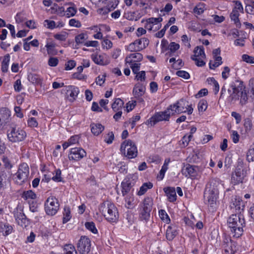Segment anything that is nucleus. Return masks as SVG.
<instances>
[{
  "label": "nucleus",
  "instance_id": "b1692460",
  "mask_svg": "<svg viewBox=\"0 0 254 254\" xmlns=\"http://www.w3.org/2000/svg\"><path fill=\"white\" fill-rule=\"evenodd\" d=\"M92 133L95 135H98L104 129V127L101 124L92 123L90 125Z\"/></svg>",
  "mask_w": 254,
  "mask_h": 254
},
{
  "label": "nucleus",
  "instance_id": "4c0bfd02",
  "mask_svg": "<svg viewBox=\"0 0 254 254\" xmlns=\"http://www.w3.org/2000/svg\"><path fill=\"white\" fill-rule=\"evenodd\" d=\"M208 104L206 100L204 99L200 100L197 105L198 110L199 112H204L207 108Z\"/></svg>",
  "mask_w": 254,
  "mask_h": 254
},
{
  "label": "nucleus",
  "instance_id": "c756f323",
  "mask_svg": "<svg viewBox=\"0 0 254 254\" xmlns=\"http://www.w3.org/2000/svg\"><path fill=\"white\" fill-rule=\"evenodd\" d=\"M245 87L243 85V88L240 92V104L241 106L245 105L248 101V96L246 90L245 89Z\"/></svg>",
  "mask_w": 254,
  "mask_h": 254
},
{
  "label": "nucleus",
  "instance_id": "6e6552de",
  "mask_svg": "<svg viewBox=\"0 0 254 254\" xmlns=\"http://www.w3.org/2000/svg\"><path fill=\"white\" fill-rule=\"evenodd\" d=\"M152 200L150 197L145 198L141 205L139 213V219L147 222L150 218V212L152 210Z\"/></svg>",
  "mask_w": 254,
  "mask_h": 254
},
{
  "label": "nucleus",
  "instance_id": "0eeeda50",
  "mask_svg": "<svg viewBox=\"0 0 254 254\" xmlns=\"http://www.w3.org/2000/svg\"><path fill=\"white\" fill-rule=\"evenodd\" d=\"M8 140L12 142H18L23 141L26 136L25 131L20 128L10 127L7 131Z\"/></svg>",
  "mask_w": 254,
  "mask_h": 254
},
{
  "label": "nucleus",
  "instance_id": "aec40b11",
  "mask_svg": "<svg viewBox=\"0 0 254 254\" xmlns=\"http://www.w3.org/2000/svg\"><path fill=\"white\" fill-rule=\"evenodd\" d=\"M231 208H235L236 210H243L245 207L242 200L237 196L232 199V202L230 205Z\"/></svg>",
  "mask_w": 254,
  "mask_h": 254
},
{
  "label": "nucleus",
  "instance_id": "ddd939ff",
  "mask_svg": "<svg viewBox=\"0 0 254 254\" xmlns=\"http://www.w3.org/2000/svg\"><path fill=\"white\" fill-rule=\"evenodd\" d=\"M86 151L81 147L72 148L70 150L68 158L70 161H77L86 156Z\"/></svg>",
  "mask_w": 254,
  "mask_h": 254
},
{
  "label": "nucleus",
  "instance_id": "09e8293b",
  "mask_svg": "<svg viewBox=\"0 0 254 254\" xmlns=\"http://www.w3.org/2000/svg\"><path fill=\"white\" fill-rule=\"evenodd\" d=\"M122 194L123 195H125L127 193L129 192L132 187L131 186L127 185V183H126L124 181H123V182L122 183Z\"/></svg>",
  "mask_w": 254,
  "mask_h": 254
},
{
  "label": "nucleus",
  "instance_id": "e433bc0d",
  "mask_svg": "<svg viewBox=\"0 0 254 254\" xmlns=\"http://www.w3.org/2000/svg\"><path fill=\"white\" fill-rule=\"evenodd\" d=\"M71 214H70V210L69 207H65L64 208V211L63 212V223H66L71 218Z\"/></svg>",
  "mask_w": 254,
  "mask_h": 254
},
{
  "label": "nucleus",
  "instance_id": "6ab92c4d",
  "mask_svg": "<svg viewBox=\"0 0 254 254\" xmlns=\"http://www.w3.org/2000/svg\"><path fill=\"white\" fill-rule=\"evenodd\" d=\"M15 217L17 223L21 227H26L28 225L29 220L23 213H17Z\"/></svg>",
  "mask_w": 254,
  "mask_h": 254
},
{
  "label": "nucleus",
  "instance_id": "7c9ffc66",
  "mask_svg": "<svg viewBox=\"0 0 254 254\" xmlns=\"http://www.w3.org/2000/svg\"><path fill=\"white\" fill-rule=\"evenodd\" d=\"M194 55L191 57L205 58V54L204 53V49L203 46L196 47L194 50Z\"/></svg>",
  "mask_w": 254,
  "mask_h": 254
},
{
  "label": "nucleus",
  "instance_id": "f03ea898",
  "mask_svg": "<svg viewBox=\"0 0 254 254\" xmlns=\"http://www.w3.org/2000/svg\"><path fill=\"white\" fill-rule=\"evenodd\" d=\"M227 224L233 237L239 238L242 235L243 227L245 226V221L242 215H231L227 220Z\"/></svg>",
  "mask_w": 254,
  "mask_h": 254
},
{
  "label": "nucleus",
  "instance_id": "f257e3e1",
  "mask_svg": "<svg viewBox=\"0 0 254 254\" xmlns=\"http://www.w3.org/2000/svg\"><path fill=\"white\" fill-rule=\"evenodd\" d=\"M180 103H176L169 105L166 110L164 111L156 112L148 120L147 123L151 127L154 126L157 123L162 121H169L171 115L176 114H180L184 112L183 109H181Z\"/></svg>",
  "mask_w": 254,
  "mask_h": 254
},
{
  "label": "nucleus",
  "instance_id": "0e129e2a",
  "mask_svg": "<svg viewBox=\"0 0 254 254\" xmlns=\"http://www.w3.org/2000/svg\"><path fill=\"white\" fill-rule=\"evenodd\" d=\"M76 65V63L74 61L71 60L68 61L65 64V69L66 70H70L74 68Z\"/></svg>",
  "mask_w": 254,
  "mask_h": 254
},
{
  "label": "nucleus",
  "instance_id": "f704fd0d",
  "mask_svg": "<svg viewBox=\"0 0 254 254\" xmlns=\"http://www.w3.org/2000/svg\"><path fill=\"white\" fill-rule=\"evenodd\" d=\"M49 55H56L57 54V50L55 49L56 44L53 43H48L45 46Z\"/></svg>",
  "mask_w": 254,
  "mask_h": 254
},
{
  "label": "nucleus",
  "instance_id": "680f3d73",
  "mask_svg": "<svg viewBox=\"0 0 254 254\" xmlns=\"http://www.w3.org/2000/svg\"><path fill=\"white\" fill-rule=\"evenodd\" d=\"M191 59L195 62V64L198 66H202L205 65V62L202 60L203 58L191 57Z\"/></svg>",
  "mask_w": 254,
  "mask_h": 254
},
{
  "label": "nucleus",
  "instance_id": "4be33fe9",
  "mask_svg": "<svg viewBox=\"0 0 254 254\" xmlns=\"http://www.w3.org/2000/svg\"><path fill=\"white\" fill-rule=\"evenodd\" d=\"M12 227L6 222H0V232L4 236H7L12 231Z\"/></svg>",
  "mask_w": 254,
  "mask_h": 254
},
{
  "label": "nucleus",
  "instance_id": "8fccbe9b",
  "mask_svg": "<svg viewBox=\"0 0 254 254\" xmlns=\"http://www.w3.org/2000/svg\"><path fill=\"white\" fill-rule=\"evenodd\" d=\"M159 214L160 218L166 223H168L170 219L164 210L161 209L159 211Z\"/></svg>",
  "mask_w": 254,
  "mask_h": 254
},
{
  "label": "nucleus",
  "instance_id": "58836bf2",
  "mask_svg": "<svg viewBox=\"0 0 254 254\" xmlns=\"http://www.w3.org/2000/svg\"><path fill=\"white\" fill-rule=\"evenodd\" d=\"M28 80L33 83L39 84L41 81L40 76L36 74H30L28 76Z\"/></svg>",
  "mask_w": 254,
  "mask_h": 254
},
{
  "label": "nucleus",
  "instance_id": "5fc2aeb1",
  "mask_svg": "<svg viewBox=\"0 0 254 254\" xmlns=\"http://www.w3.org/2000/svg\"><path fill=\"white\" fill-rule=\"evenodd\" d=\"M127 50L130 52H137L140 51L139 49L137 46L135 42L130 43L127 48Z\"/></svg>",
  "mask_w": 254,
  "mask_h": 254
},
{
  "label": "nucleus",
  "instance_id": "7ed1b4c3",
  "mask_svg": "<svg viewBox=\"0 0 254 254\" xmlns=\"http://www.w3.org/2000/svg\"><path fill=\"white\" fill-rule=\"evenodd\" d=\"M100 210L109 222H115L119 218L117 207L109 201L103 203L100 207Z\"/></svg>",
  "mask_w": 254,
  "mask_h": 254
},
{
  "label": "nucleus",
  "instance_id": "4468645a",
  "mask_svg": "<svg viewBox=\"0 0 254 254\" xmlns=\"http://www.w3.org/2000/svg\"><path fill=\"white\" fill-rule=\"evenodd\" d=\"M198 167L187 164L184 166L182 169V173L187 178L194 179L198 174Z\"/></svg>",
  "mask_w": 254,
  "mask_h": 254
},
{
  "label": "nucleus",
  "instance_id": "3c124183",
  "mask_svg": "<svg viewBox=\"0 0 254 254\" xmlns=\"http://www.w3.org/2000/svg\"><path fill=\"white\" fill-rule=\"evenodd\" d=\"M126 202L127 204L126 206L128 209H132L135 206L134 198L131 196H127L126 198Z\"/></svg>",
  "mask_w": 254,
  "mask_h": 254
},
{
  "label": "nucleus",
  "instance_id": "79ce46f5",
  "mask_svg": "<svg viewBox=\"0 0 254 254\" xmlns=\"http://www.w3.org/2000/svg\"><path fill=\"white\" fill-rule=\"evenodd\" d=\"M114 139L115 136L113 131H109L104 136V141L108 144H111Z\"/></svg>",
  "mask_w": 254,
  "mask_h": 254
},
{
  "label": "nucleus",
  "instance_id": "6e6d98bb",
  "mask_svg": "<svg viewBox=\"0 0 254 254\" xmlns=\"http://www.w3.org/2000/svg\"><path fill=\"white\" fill-rule=\"evenodd\" d=\"M55 175H54L52 177V179L57 182H60L62 181V177H61V171L60 169L56 170L55 171Z\"/></svg>",
  "mask_w": 254,
  "mask_h": 254
},
{
  "label": "nucleus",
  "instance_id": "69168bd1",
  "mask_svg": "<svg viewBox=\"0 0 254 254\" xmlns=\"http://www.w3.org/2000/svg\"><path fill=\"white\" fill-rule=\"evenodd\" d=\"M59 63V60L57 58L51 57L49 59L48 64L51 66H56Z\"/></svg>",
  "mask_w": 254,
  "mask_h": 254
},
{
  "label": "nucleus",
  "instance_id": "c9c22d12",
  "mask_svg": "<svg viewBox=\"0 0 254 254\" xmlns=\"http://www.w3.org/2000/svg\"><path fill=\"white\" fill-rule=\"evenodd\" d=\"M244 126L246 132H249L253 127L252 119L250 118H247L244 120Z\"/></svg>",
  "mask_w": 254,
  "mask_h": 254
},
{
  "label": "nucleus",
  "instance_id": "423d86ee",
  "mask_svg": "<svg viewBox=\"0 0 254 254\" xmlns=\"http://www.w3.org/2000/svg\"><path fill=\"white\" fill-rule=\"evenodd\" d=\"M121 151L128 158L136 157L138 153L134 142L130 139L126 140L122 143Z\"/></svg>",
  "mask_w": 254,
  "mask_h": 254
},
{
  "label": "nucleus",
  "instance_id": "bf43d9fd",
  "mask_svg": "<svg viewBox=\"0 0 254 254\" xmlns=\"http://www.w3.org/2000/svg\"><path fill=\"white\" fill-rule=\"evenodd\" d=\"M69 25L70 26L75 27L77 28H79L81 26L80 22L75 19H71L69 21Z\"/></svg>",
  "mask_w": 254,
  "mask_h": 254
},
{
  "label": "nucleus",
  "instance_id": "72a5a7b5",
  "mask_svg": "<svg viewBox=\"0 0 254 254\" xmlns=\"http://www.w3.org/2000/svg\"><path fill=\"white\" fill-rule=\"evenodd\" d=\"M10 56L8 54H7L4 57L1 63V70L3 72H6L7 71Z\"/></svg>",
  "mask_w": 254,
  "mask_h": 254
},
{
  "label": "nucleus",
  "instance_id": "f3484780",
  "mask_svg": "<svg viewBox=\"0 0 254 254\" xmlns=\"http://www.w3.org/2000/svg\"><path fill=\"white\" fill-rule=\"evenodd\" d=\"M145 91V87L142 84L138 83L134 85L132 93L135 98H139L144 95Z\"/></svg>",
  "mask_w": 254,
  "mask_h": 254
},
{
  "label": "nucleus",
  "instance_id": "2f4dec72",
  "mask_svg": "<svg viewBox=\"0 0 254 254\" xmlns=\"http://www.w3.org/2000/svg\"><path fill=\"white\" fill-rule=\"evenodd\" d=\"M135 42L140 51L145 49L149 44V40L146 38H142L140 39L136 40Z\"/></svg>",
  "mask_w": 254,
  "mask_h": 254
},
{
  "label": "nucleus",
  "instance_id": "13d9d810",
  "mask_svg": "<svg viewBox=\"0 0 254 254\" xmlns=\"http://www.w3.org/2000/svg\"><path fill=\"white\" fill-rule=\"evenodd\" d=\"M242 59L246 63L250 64H254V57L250 56L247 54H244L242 56Z\"/></svg>",
  "mask_w": 254,
  "mask_h": 254
},
{
  "label": "nucleus",
  "instance_id": "774afa93",
  "mask_svg": "<svg viewBox=\"0 0 254 254\" xmlns=\"http://www.w3.org/2000/svg\"><path fill=\"white\" fill-rule=\"evenodd\" d=\"M102 45L104 48L107 49H109L112 48L113 44L112 42L108 39H104L102 42Z\"/></svg>",
  "mask_w": 254,
  "mask_h": 254
},
{
  "label": "nucleus",
  "instance_id": "393cba45",
  "mask_svg": "<svg viewBox=\"0 0 254 254\" xmlns=\"http://www.w3.org/2000/svg\"><path fill=\"white\" fill-rule=\"evenodd\" d=\"M21 197L25 200L30 201L31 200H34L36 198V193L32 190L24 191L21 195Z\"/></svg>",
  "mask_w": 254,
  "mask_h": 254
},
{
  "label": "nucleus",
  "instance_id": "2eb2a0df",
  "mask_svg": "<svg viewBox=\"0 0 254 254\" xmlns=\"http://www.w3.org/2000/svg\"><path fill=\"white\" fill-rule=\"evenodd\" d=\"M245 175L243 172V170H241L240 168L236 169L235 172L232 173L231 176V183L234 185H238L243 183Z\"/></svg>",
  "mask_w": 254,
  "mask_h": 254
},
{
  "label": "nucleus",
  "instance_id": "a211bd4d",
  "mask_svg": "<svg viewBox=\"0 0 254 254\" xmlns=\"http://www.w3.org/2000/svg\"><path fill=\"white\" fill-rule=\"evenodd\" d=\"M164 192L166 193L168 199L170 202H174L176 200L177 195L175 188L167 187L163 189Z\"/></svg>",
  "mask_w": 254,
  "mask_h": 254
},
{
  "label": "nucleus",
  "instance_id": "ea45409f",
  "mask_svg": "<svg viewBox=\"0 0 254 254\" xmlns=\"http://www.w3.org/2000/svg\"><path fill=\"white\" fill-rule=\"evenodd\" d=\"M86 35L84 33H81L75 37V41L77 44H83L86 43Z\"/></svg>",
  "mask_w": 254,
  "mask_h": 254
},
{
  "label": "nucleus",
  "instance_id": "1a4fd4ad",
  "mask_svg": "<svg viewBox=\"0 0 254 254\" xmlns=\"http://www.w3.org/2000/svg\"><path fill=\"white\" fill-rule=\"evenodd\" d=\"M59 203L56 197H49L45 203V209L46 213L49 215H54L59 209Z\"/></svg>",
  "mask_w": 254,
  "mask_h": 254
},
{
  "label": "nucleus",
  "instance_id": "cd10ccee",
  "mask_svg": "<svg viewBox=\"0 0 254 254\" xmlns=\"http://www.w3.org/2000/svg\"><path fill=\"white\" fill-rule=\"evenodd\" d=\"M138 179L137 175L136 174H129L124 180L127 185L133 187Z\"/></svg>",
  "mask_w": 254,
  "mask_h": 254
},
{
  "label": "nucleus",
  "instance_id": "412c9836",
  "mask_svg": "<svg viewBox=\"0 0 254 254\" xmlns=\"http://www.w3.org/2000/svg\"><path fill=\"white\" fill-rule=\"evenodd\" d=\"M143 56L139 53H135L129 54L126 58L127 63H131L132 62H138L142 61Z\"/></svg>",
  "mask_w": 254,
  "mask_h": 254
},
{
  "label": "nucleus",
  "instance_id": "a18cd8bd",
  "mask_svg": "<svg viewBox=\"0 0 254 254\" xmlns=\"http://www.w3.org/2000/svg\"><path fill=\"white\" fill-rule=\"evenodd\" d=\"M192 137V135L191 134H189L188 136H187V135L184 136V137L181 140L180 144L182 147H186L188 145L189 142L190 141Z\"/></svg>",
  "mask_w": 254,
  "mask_h": 254
},
{
  "label": "nucleus",
  "instance_id": "dca6fc26",
  "mask_svg": "<svg viewBox=\"0 0 254 254\" xmlns=\"http://www.w3.org/2000/svg\"><path fill=\"white\" fill-rule=\"evenodd\" d=\"M10 112L6 108L0 109V127L8 123L10 120Z\"/></svg>",
  "mask_w": 254,
  "mask_h": 254
},
{
  "label": "nucleus",
  "instance_id": "9b49d317",
  "mask_svg": "<svg viewBox=\"0 0 254 254\" xmlns=\"http://www.w3.org/2000/svg\"><path fill=\"white\" fill-rule=\"evenodd\" d=\"M65 93V97L70 102L74 101L79 93V88L73 85L66 86L62 90Z\"/></svg>",
  "mask_w": 254,
  "mask_h": 254
},
{
  "label": "nucleus",
  "instance_id": "473e14b6",
  "mask_svg": "<svg viewBox=\"0 0 254 254\" xmlns=\"http://www.w3.org/2000/svg\"><path fill=\"white\" fill-rule=\"evenodd\" d=\"M153 187V184L151 182L144 183L140 188L139 190L137 192L138 195L144 194L148 190L151 189Z\"/></svg>",
  "mask_w": 254,
  "mask_h": 254
},
{
  "label": "nucleus",
  "instance_id": "a19ab883",
  "mask_svg": "<svg viewBox=\"0 0 254 254\" xmlns=\"http://www.w3.org/2000/svg\"><path fill=\"white\" fill-rule=\"evenodd\" d=\"M247 160L248 162L254 161V143L251 146L247 153Z\"/></svg>",
  "mask_w": 254,
  "mask_h": 254
},
{
  "label": "nucleus",
  "instance_id": "39448f33",
  "mask_svg": "<svg viewBox=\"0 0 254 254\" xmlns=\"http://www.w3.org/2000/svg\"><path fill=\"white\" fill-rule=\"evenodd\" d=\"M29 175V168L26 163H22L19 166L17 172L15 174L14 181L18 185H22L28 182Z\"/></svg>",
  "mask_w": 254,
  "mask_h": 254
},
{
  "label": "nucleus",
  "instance_id": "052dcab7",
  "mask_svg": "<svg viewBox=\"0 0 254 254\" xmlns=\"http://www.w3.org/2000/svg\"><path fill=\"white\" fill-rule=\"evenodd\" d=\"M118 4V1L117 0H111L107 6L109 8L110 11H112L117 7Z\"/></svg>",
  "mask_w": 254,
  "mask_h": 254
},
{
  "label": "nucleus",
  "instance_id": "864d4df0",
  "mask_svg": "<svg viewBox=\"0 0 254 254\" xmlns=\"http://www.w3.org/2000/svg\"><path fill=\"white\" fill-rule=\"evenodd\" d=\"M176 75L179 77L188 79L190 77V74L184 70H179L176 72Z\"/></svg>",
  "mask_w": 254,
  "mask_h": 254
},
{
  "label": "nucleus",
  "instance_id": "c85d7f7f",
  "mask_svg": "<svg viewBox=\"0 0 254 254\" xmlns=\"http://www.w3.org/2000/svg\"><path fill=\"white\" fill-rule=\"evenodd\" d=\"M124 104V103L122 100L120 98H116L112 104V108L114 112L122 111Z\"/></svg>",
  "mask_w": 254,
  "mask_h": 254
},
{
  "label": "nucleus",
  "instance_id": "9d476101",
  "mask_svg": "<svg viewBox=\"0 0 254 254\" xmlns=\"http://www.w3.org/2000/svg\"><path fill=\"white\" fill-rule=\"evenodd\" d=\"M231 87L233 92L230 93L228 100L231 103H234L239 99L240 92L243 88V82L242 81L236 80L231 84Z\"/></svg>",
  "mask_w": 254,
  "mask_h": 254
},
{
  "label": "nucleus",
  "instance_id": "49530a36",
  "mask_svg": "<svg viewBox=\"0 0 254 254\" xmlns=\"http://www.w3.org/2000/svg\"><path fill=\"white\" fill-rule=\"evenodd\" d=\"M85 226L87 229L90 231L94 234H96L98 231L95 227L94 223L93 222H87L85 224Z\"/></svg>",
  "mask_w": 254,
  "mask_h": 254
},
{
  "label": "nucleus",
  "instance_id": "4d7b16f0",
  "mask_svg": "<svg viewBox=\"0 0 254 254\" xmlns=\"http://www.w3.org/2000/svg\"><path fill=\"white\" fill-rule=\"evenodd\" d=\"M163 19L162 17H159L158 18H154V17H151L149 18H148L146 20V22H148L149 23H151L152 24H157L159 23H160L161 21H162Z\"/></svg>",
  "mask_w": 254,
  "mask_h": 254
},
{
  "label": "nucleus",
  "instance_id": "de8ad7c7",
  "mask_svg": "<svg viewBox=\"0 0 254 254\" xmlns=\"http://www.w3.org/2000/svg\"><path fill=\"white\" fill-rule=\"evenodd\" d=\"M65 254H77L75 248L72 245H66L64 248Z\"/></svg>",
  "mask_w": 254,
  "mask_h": 254
},
{
  "label": "nucleus",
  "instance_id": "e2e57ef3",
  "mask_svg": "<svg viewBox=\"0 0 254 254\" xmlns=\"http://www.w3.org/2000/svg\"><path fill=\"white\" fill-rule=\"evenodd\" d=\"M140 64H132L130 65V67L132 70V72L134 74H135L136 75L139 72V70L140 69Z\"/></svg>",
  "mask_w": 254,
  "mask_h": 254
},
{
  "label": "nucleus",
  "instance_id": "20e7f679",
  "mask_svg": "<svg viewBox=\"0 0 254 254\" xmlns=\"http://www.w3.org/2000/svg\"><path fill=\"white\" fill-rule=\"evenodd\" d=\"M218 183L216 181H211L207 184L204 192V197L205 201L208 202V204L211 206L216 202L217 198L219 191L217 184Z\"/></svg>",
  "mask_w": 254,
  "mask_h": 254
},
{
  "label": "nucleus",
  "instance_id": "37998d69",
  "mask_svg": "<svg viewBox=\"0 0 254 254\" xmlns=\"http://www.w3.org/2000/svg\"><path fill=\"white\" fill-rule=\"evenodd\" d=\"M77 12V9L74 6L69 7L65 11V16L66 17H70L74 16Z\"/></svg>",
  "mask_w": 254,
  "mask_h": 254
},
{
  "label": "nucleus",
  "instance_id": "338daca9",
  "mask_svg": "<svg viewBox=\"0 0 254 254\" xmlns=\"http://www.w3.org/2000/svg\"><path fill=\"white\" fill-rule=\"evenodd\" d=\"M38 122L35 118H31L28 121V125L29 127H34L38 126Z\"/></svg>",
  "mask_w": 254,
  "mask_h": 254
},
{
  "label": "nucleus",
  "instance_id": "c03bdc74",
  "mask_svg": "<svg viewBox=\"0 0 254 254\" xmlns=\"http://www.w3.org/2000/svg\"><path fill=\"white\" fill-rule=\"evenodd\" d=\"M205 4L203 3H199L193 8L194 13L197 15H200L203 13L204 10Z\"/></svg>",
  "mask_w": 254,
  "mask_h": 254
},
{
  "label": "nucleus",
  "instance_id": "f8f14e48",
  "mask_svg": "<svg viewBox=\"0 0 254 254\" xmlns=\"http://www.w3.org/2000/svg\"><path fill=\"white\" fill-rule=\"evenodd\" d=\"M91 242L89 238L85 236L81 237L77 245V249L81 254H87L90 251Z\"/></svg>",
  "mask_w": 254,
  "mask_h": 254
},
{
  "label": "nucleus",
  "instance_id": "5701e85b",
  "mask_svg": "<svg viewBox=\"0 0 254 254\" xmlns=\"http://www.w3.org/2000/svg\"><path fill=\"white\" fill-rule=\"evenodd\" d=\"M105 56L104 55L92 54L91 59L96 64L104 65L107 64V63L105 61Z\"/></svg>",
  "mask_w": 254,
  "mask_h": 254
},
{
  "label": "nucleus",
  "instance_id": "603ef678",
  "mask_svg": "<svg viewBox=\"0 0 254 254\" xmlns=\"http://www.w3.org/2000/svg\"><path fill=\"white\" fill-rule=\"evenodd\" d=\"M3 165L6 169H11L12 167V164L10 160L7 157L3 156L2 158Z\"/></svg>",
  "mask_w": 254,
  "mask_h": 254
},
{
  "label": "nucleus",
  "instance_id": "bb28decb",
  "mask_svg": "<svg viewBox=\"0 0 254 254\" xmlns=\"http://www.w3.org/2000/svg\"><path fill=\"white\" fill-rule=\"evenodd\" d=\"M239 12L237 9H233L232 12L230 14V17L231 20L234 22L236 27L239 28H240L241 26V24L239 18Z\"/></svg>",
  "mask_w": 254,
  "mask_h": 254
},
{
  "label": "nucleus",
  "instance_id": "a878e982",
  "mask_svg": "<svg viewBox=\"0 0 254 254\" xmlns=\"http://www.w3.org/2000/svg\"><path fill=\"white\" fill-rule=\"evenodd\" d=\"M177 234L175 227L169 226L166 230V237L168 240L172 241L177 236Z\"/></svg>",
  "mask_w": 254,
  "mask_h": 254
}]
</instances>
